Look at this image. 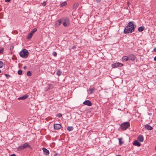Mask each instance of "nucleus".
Instances as JSON below:
<instances>
[{"label":"nucleus","instance_id":"obj_5","mask_svg":"<svg viewBox=\"0 0 156 156\" xmlns=\"http://www.w3.org/2000/svg\"><path fill=\"white\" fill-rule=\"evenodd\" d=\"M30 146V145H29L27 143H26L22 145H21L18 148V149L19 151H20L22 149L25 148L27 147Z\"/></svg>","mask_w":156,"mask_h":156},{"label":"nucleus","instance_id":"obj_3","mask_svg":"<svg viewBox=\"0 0 156 156\" xmlns=\"http://www.w3.org/2000/svg\"><path fill=\"white\" fill-rule=\"evenodd\" d=\"M130 126V123L129 122H126L122 123L121 125V129L123 130H125Z\"/></svg>","mask_w":156,"mask_h":156},{"label":"nucleus","instance_id":"obj_42","mask_svg":"<svg viewBox=\"0 0 156 156\" xmlns=\"http://www.w3.org/2000/svg\"><path fill=\"white\" fill-rule=\"evenodd\" d=\"M154 148H155V150H156V146H155Z\"/></svg>","mask_w":156,"mask_h":156},{"label":"nucleus","instance_id":"obj_32","mask_svg":"<svg viewBox=\"0 0 156 156\" xmlns=\"http://www.w3.org/2000/svg\"><path fill=\"white\" fill-rule=\"evenodd\" d=\"M3 48H2L1 49H0V54H2L3 53Z\"/></svg>","mask_w":156,"mask_h":156},{"label":"nucleus","instance_id":"obj_9","mask_svg":"<svg viewBox=\"0 0 156 156\" xmlns=\"http://www.w3.org/2000/svg\"><path fill=\"white\" fill-rule=\"evenodd\" d=\"M129 59L131 61H134L136 59V56L134 55L131 54L128 56Z\"/></svg>","mask_w":156,"mask_h":156},{"label":"nucleus","instance_id":"obj_7","mask_svg":"<svg viewBox=\"0 0 156 156\" xmlns=\"http://www.w3.org/2000/svg\"><path fill=\"white\" fill-rule=\"evenodd\" d=\"M83 104L84 105H87L88 106H91L92 105V103L91 102L88 100L85 101L83 103Z\"/></svg>","mask_w":156,"mask_h":156},{"label":"nucleus","instance_id":"obj_4","mask_svg":"<svg viewBox=\"0 0 156 156\" xmlns=\"http://www.w3.org/2000/svg\"><path fill=\"white\" fill-rule=\"evenodd\" d=\"M62 22L63 25L65 27L68 26L70 24L69 19L67 18H62Z\"/></svg>","mask_w":156,"mask_h":156},{"label":"nucleus","instance_id":"obj_39","mask_svg":"<svg viewBox=\"0 0 156 156\" xmlns=\"http://www.w3.org/2000/svg\"><path fill=\"white\" fill-rule=\"evenodd\" d=\"M130 4V3H129V1H128L127 2V4H128V5L129 6V4Z\"/></svg>","mask_w":156,"mask_h":156},{"label":"nucleus","instance_id":"obj_18","mask_svg":"<svg viewBox=\"0 0 156 156\" xmlns=\"http://www.w3.org/2000/svg\"><path fill=\"white\" fill-rule=\"evenodd\" d=\"M144 29L145 27L144 26L138 28V30L139 32H142L144 30Z\"/></svg>","mask_w":156,"mask_h":156},{"label":"nucleus","instance_id":"obj_27","mask_svg":"<svg viewBox=\"0 0 156 156\" xmlns=\"http://www.w3.org/2000/svg\"><path fill=\"white\" fill-rule=\"evenodd\" d=\"M23 73V72L22 70H19L18 71V73L19 75H21Z\"/></svg>","mask_w":156,"mask_h":156},{"label":"nucleus","instance_id":"obj_37","mask_svg":"<svg viewBox=\"0 0 156 156\" xmlns=\"http://www.w3.org/2000/svg\"><path fill=\"white\" fill-rule=\"evenodd\" d=\"M153 51H154L156 52V48H155L154 49Z\"/></svg>","mask_w":156,"mask_h":156},{"label":"nucleus","instance_id":"obj_2","mask_svg":"<svg viewBox=\"0 0 156 156\" xmlns=\"http://www.w3.org/2000/svg\"><path fill=\"white\" fill-rule=\"evenodd\" d=\"M29 55L28 51L26 49H23L20 52V56L23 58H27Z\"/></svg>","mask_w":156,"mask_h":156},{"label":"nucleus","instance_id":"obj_24","mask_svg":"<svg viewBox=\"0 0 156 156\" xmlns=\"http://www.w3.org/2000/svg\"><path fill=\"white\" fill-rule=\"evenodd\" d=\"M122 138H120L119 139V144L120 145H121V144H123V142L122 141Z\"/></svg>","mask_w":156,"mask_h":156},{"label":"nucleus","instance_id":"obj_13","mask_svg":"<svg viewBox=\"0 0 156 156\" xmlns=\"http://www.w3.org/2000/svg\"><path fill=\"white\" fill-rule=\"evenodd\" d=\"M133 145L139 147L141 145V144L137 140H135L133 143Z\"/></svg>","mask_w":156,"mask_h":156},{"label":"nucleus","instance_id":"obj_12","mask_svg":"<svg viewBox=\"0 0 156 156\" xmlns=\"http://www.w3.org/2000/svg\"><path fill=\"white\" fill-rule=\"evenodd\" d=\"M144 126L146 129L149 130H151L153 129V128L148 124L145 125Z\"/></svg>","mask_w":156,"mask_h":156},{"label":"nucleus","instance_id":"obj_8","mask_svg":"<svg viewBox=\"0 0 156 156\" xmlns=\"http://www.w3.org/2000/svg\"><path fill=\"white\" fill-rule=\"evenodd\" d=\"M62 22V19H60L55 22V26L56 27H59L61 24V23Z\"/></svg>","mask_w":156,"mask_h":156},{"label":"nucleus","instance_id":"obj_23","mask_svg":"<svg viewBox=\"0 0 156 156\" xmlns=\"http://www.w3.org/2000/svg\"><path fill=\"white\" fill-rule=\"evenodd\" d=\"M73 129V126H68L67 128V130L69 131L72 130Z\"/></svg>","mask_w":156,"mask_h":156},{"label":"nucleus","instance_id":"obj_43","mask_svg":"<svg viewBox=\"0 0 156 156\" xmlns=\"http://www.w3.org/2000/svg\"><path fill=\"white\" fill-rule=\"evenodd\" d=\"M116 156H121V155H117Z\"/></svg>","mask_w":156,"mask_h":156},{"label":"nucleus","instance_id":"obj_36","mask_svg":"<svg viewBox=\"0 0 156 156\" xmlns=\"http://www.w3.org/2000/svg\"><path fill=\"white\" fill-rule=\"evenodd\" d=\"M10 156H16V155L14 154H12L10 155Z\"/></svg>","mask_w":156,"mask_h":156},{"label":"nucleus","instance_id":"obj_35","mask_svg":"<svg viewBox=\"0 0 156 156\" xmlns=\"http://www.w3.org/2000/svg\"><path fill=\"white\" fill-rule=\"evenodd\" d=\"M97 2H100L101 0H96Z\"/></svg>","mask_w":156,"mask_h":156},{"label":"nucleus","instance_id":"obj_29","mask_svg":"<svg viewBox=\"0 0 156 156\" xmlns=\"http://www.w3.org/2000/svg\"><path fill=\"white\" fill-rule=\"evenodd\" d=\"M57 117L60 118L62 116V115L61 113L58 114L57 115Z\"/></svg>","mask_w":156,"mask_h":156},{"label":"nucleus","instance_id":"obj_10","mask_svg":"<svg viewBox=\"0 0 156 156\" xmlns=\"http://www.w3.org/2000/svg\"><path fill=\"white\" fill-rule=\"evenodd\" d=\"M54 127L55 129H59L61 128V125L59 124H55L54 125Z\"/></svg>","mask_w":156,"mask_h":156},{"label":"nucleus","instance_id":"obj_11","mask_svg":"<svg viewBox=\"0 0 156 156\" xmlns=\"http://www.w3.org/2000/svg\"><path fill=\"white\" fill-rule=\"evenodd\" d=\"M42 150L43 152H44L45 155H47L49 154V151L46 148L43 147L42 148Z\"/></svg>","mask_w":156,"mask_h":156},{"label":"nucleus","instance_id":"obj_41","mask_svg":"<svg viewBox=\"0 0 156 156\" xmlns=\"http://www.w3.org/2000/svg\"><path fill=\"white\" fill-rule=\"evenodd\" d=\"M154 60L156 61V56L154 58Z\"/></svg>","mask_w":156,"mask_h":156},{"label":"nucleus","instance_id":"obj_26","mask_svg":"<svg viewBox=\"0 0 156 156\" xmlns=\"http://www.w3.org/2000/svg\"><path fill=\"white\" fill-rule=\"evenodd\" d=\"M3 65L4 64L3 62L2 61H0V68H2L3 67Z\"/></svg>","mask_w":156,"mask_h":156},{"label":"nucleus","instance_id":"obj_33","mask_svg":"<svg viewBox=\"0 0 156 156\" xmlns=\"http://www.w3.org/2000/svg\"><path fill=\"white\" fill-rule=\"evenodd\" d=\"M42 4L44 6H45L46 5V3L45 2H43L42 3Z\"/></svg>","mask_w":156,"mask_h":156},{"label":"nucleus","instance_id":"obj_1","mask_svg":"<svg viewBox=\"0 0 156 156\" xmlns=\"http://www.w3.org/2000/svg\"><path fill=\"white\" fill-rule=\"evenodd\" d=\"M136 27V26L134 25L132 22H129L125 27L124 30V33L126 34L132 33L134 31Z\"/></svg>","mask_w":156,"mask_h":156},{"label":"nucleus","instance_id":"obj_21","mask_svg":"<svg viewBox=\"0 0 156 156\" xmlns=\"http://www.w3.org/2000/svg\"><path fill=\"white\" fill-rule=\"evenodd\" d=\"M67 3L66 2H64L60 4V6L61 7H63L66 5Z\"/></svg>","mask_w":156,"mask_h":156},{"label":"nucleus","instance_id":"obj_25","mask_svg":"<svg viewBox=\"0 0 156 156\" xmlns=\"http://www.w3.org/2000/svg\"><path fill=\"white\" fill-rule=\"evenodd\" d=\"M37 31V29L36 28L34 29L31 32V33L33 34Z\"/></svg>","mask_w":156,"mask_h":156},{"label":"nucleus","instance_id":"obj_38","mask_svg":"<svg viewBox=\"0 0 156 156\" xmlns=\"http://www.w3.org/2000/svg\"><path fill=\"white\" fill-rule=\"evenodd\" d=\"M76 48V47L75 46H73L72 48L73 49H74V48Z\"/></svg>","mask_w":156,"mask_h":156},{"label":"nucleus","instance_id":"obj_16","mask_svg":"<svg viewBox=\"0 0 156 156\" xmlns=\"http://www.w3.org/2000/svg\"><path fill=\"white\" fill-rule=\"evenodd\" d=\"M33 34L32 33H31L30 32L29 34L27 36V38L28 39H29L31 38L33 36Z\"/></svg>","mask_w":156,"mask_h":156},{"label":"nucleus","instance_id":"obj_6","mask_svg":"<svg viewBox=\"0 0 156 156\" xmlns=\"http://www.w3.org/2000/svg\"><path fill=\"white\" fill-rule=\"evenodd\" d=\"M123 66V64L122 63L117 62L116 63H115L114 64H112V68H116L118 67H122Z\"/></svg>","mask_w":156,"mask_h":156},{"label":"nucleus","instance_id":"obj_22","mask_svg":"<svg viewBox=\"0 0 156 156\" xmlns=\"http://www.w3.org/2000/svg\"><path fill=\"white\" fill-rule=\"evenodd\" d=\"M62 73V72L59 69L57 70V71L56 73V74L58 76H60L61 75Z\"/></svg>","mask_w":156,"mask_h":156},{"label":"nucleus","instance_id":"obj_31","mask_svg":"<svg viewBox=\"0 0 156 156\" xmlns=\"http://www.w3.org/2000/svg\"><path fill=\"white\" fill-rule=\"evenodd\" d=\"M52 55L54 56H56L57 55V53L55 51H54L52 53Z\"/></svg>","mask_w":156,"mask_h":156},{"label":"nucleus","instance_id":"obj_34","mask_svg":"<svg viewBox=\"0 0 156 156\" xmlns=\"http://www.w3.org/2000/svg\"><path fill=\"white\" fill-rule=\"evenodd\" d=\"M11 0H5V2H8L11 1Z\"/></svg>","mask_w":156,"mask_h":156},{"label":"nucleus","instance_id":"obj_30","mask_svg":"<svg viewBox=\"0 0 156 156\" xmlns=\"http://www.w3.org/2000/svg\"><path fill=\"white\" fill-rule=\"evenodd\" d=\"M5 75L6 76V77L7 78H9L11 77V76L10 75L8 74H5Z\"/></svg>","mask_w":156,"mask_h":156},{"label":"nucleus","instance_id":"obj_19","mask_svg":"<svg viewBox=\"0 0 156 156\" xmlns=\"http://www.w3.org/2000/svg\"><path fill=\"white\" fill-rule=\"evenodd\" d=\"M79 6V4L78 3H76L74 4L73 6V9H76L78 8Z\"/></svg>","mask_w":156,"mask_h":156},{"label":"nucleus","instance_id":"obj_44","mask_svg":"<svg viewBox=\"0 0 156 156\" xmlns=\"http://www.w3.org/2000/svg\"><path fill=\"white\" fill-rule=\"evenodd\" d=\"M1 73V71L0 70V73Z\"/></svg>","mask_w":156,"mask_h":156},{"label":"nucleus","instance_id":"obj_17","mask_svg":"<svg viewBox=\"0 0 156 156\" xmlns=\"http://www.w3.org/2000/svg\"><path fill=\"white\" fill-rule=\"evenodd\" d=\"M95 90V88H90L88 90V91L90 94H91Z\"/></svg>","mask_w":156,"mask_h":156},{"label":"nucleus","instance_id":"obj_28","mask_svg":"<svg viewBox=\"0 0 156 156\" xmlns=\"http://www.w3.org/2000/svg\"><path fill=\"white\" fill-rule=\"evenodd\" d=\"M27 75L29 76H30L31 75V73L30 71H28L27 72Z\"/></svg>","mask_w":156,"mask_h":156},{"label":"nucleus","instance_id":"obj_15","mask_svg":"<svg viewBox=\"0 0 156 156\" xmlns=\"http://www.w3.org/2000/svg\"><path fill=\"white\" fill-rule=\"evenodd\" d=\"M28 97V95H24L22 97L19 98L18 99H19L20 100H24L26 99H27Z\"/></svg>","mask_w":156,"mask_h":156},{"label":"nucleus","instance_id":"obj_40","mask_svg":"<svg viewBox=\"0 0 156 156\" xmlns=\"http://www.w3.org/2000/svg\"><path fill=\"white\" fill-rule=\"evenodd\" d=\"M27 68V66H24V67H23V69H26Z\"/></svg>","mask_w":156,"mask_h":156},{"label":"nucleus","instance_id":"obj_20","mask_svg":"<svg viewBox=\"0 0 156 156\" xmlns=\"http://www.w3.org/2000/svg\"><path fill=\"white\" fill-rule=\"evenodd\" d=\"M122 60L124 61H126L129 60L128 57L126 56H123L122 58Z\"/></svg>","mask_w":156,"mask_h":156},{"label":"nucleus","instance_id":"obj_14","mask_svg":"<svg viewBox=\"0 0 156 156\" xmlns=\"http://www.w3.org/2000/svg\"><path fill=\"white\" fill-rule=\"evenodd\" d=\"M137 139L140 142H143L144 141V137L142 135H140L138 136Z\"/></svg>","mask_w":156,"mask_h":156}]
</instances>
